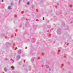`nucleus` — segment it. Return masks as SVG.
Segmentation results:
<instances>
[{"label":"nucleus","instance_id":"nucleus-12","mask_svg":"<svg viewBox=\"0 0 73 73\" xmlns=\"http://www.w3.org/2000/svg\"><path fill=\"white\" fill-rule=\"evenodd\" d=\"M44 17H43V20H44Z\"/></svg>","mask_w":73,"mask_h":73},{"label":"nucleus","instance_id":"nucleus-1","mask_svg":"<svg viewBox=\"0 0 73 73\" xmlns=\"http://www.w3.org/2000/svg\"><path fill=\"white\" fill-rule=\"evenodd\" d=\"M11 68H12V70H14V69H15V68H14V67H13V66H11Z\"/></svg>","mask_w":73,"mask_h":73},{"label":"nucleus","instance_id":"nucleus-3","mask_svg":"<svg viewBox=\"0 0 73 73\" xmlns=\"http://www.w3.org/2000/svg\"><path fill=\"white\" fill-rule=\"evenodd\" d=\"M18 53H21V50H18Z\"/></svg>","mask_w":73,"mask_h":73},{"label":"nucleus","instance_id":"nucleus-5","mask_svg":"<svg viewBox=\"0 0 73 73\" xmlns=\"http://www.w3.org/2000/svg\"><path fill=\"white\" fill-rule=\"evenodd\" d=\"M46 67L47 68H49V66H48V65H46Z\"/></svg>","mask_w":73,"mask_h":73},{"label":"nucleus","instance_id":"nucleus-7","mask_svg":"<svg viewBox=\"0 0 73 73\" xmlns=\"http://www.w3.org/2000/svg\"><path fill=\"white\" fill-rule=\"evenodd\" d=\"M11 61L12 62H14V61H13V60H12V59H11Z\"/></svg>","mask_w":73,"mask_h":73},{"label":"nucleus","instance_id":"nucleus-15","mask_svg":"<svg viewBox=\"0 0 73 73\" xmlns=\"http://www.w3.org/2000/svg\"><path fill=\"white\" fill-rule=\"evenodd\" d=\"M57 5H58V4H57Z\"/></svg>","mask_w":73,"mask_h":73},{"label":"nucleus","instance_id":"nucleus-14","mask_svg":"<svg viewBox=\"0 0 73 73\" xmlns=\"http://www.w3.org/2000/svg\"><path fill=\"white\" fill-rule=\"evenodd\" d=\"M42 56H43V54H42Z\"/></svg>","mask_w":73,"mask_h":73},{"label":"nucleus","instance_id":"nucleus-10","mask_svg":"<svg viewBox=\"0 0 73 73\" xmlns=\"http://www.w3.org/2000/svg\"><path fill=\"white\" fill-rule=\"evenodd\" d=\"M49 70H50H50H51V69L50 68H49Z\"/></svg>","mask_w":73,"mask_h":73},{"label":"nucleus","instance_id":"nucleus-11","mask_svg":"<svg viewBox=\"0 0 73 73\" xmlns=\"http://www.w3.org/2000/svg\"><path fill=\"white\" fill-rule=\"evenodd\" d=\"M4 1H3V0H2V2H3Z\"/></svg>","mask_w":73,"mask_h":73},{"label":"nucleus","instance_id":"nucleus-6","mask_svg":"<svg viewBox=\"0 0 73 73\" xmlns=\"http://www.w3.org/2000/svg\"><path fill=\"white\" fill-rule=\"evenodd\" d=\"M8 9H12V8H11V6H9L8 7Z\"/></svg>","mask_w":73,"mask_h":73},{"label":"nucleus","instance_id":"nucleus-16","mask_svg":"<svg viewBox=\"0 0 73 73\" xmlns=\"http://www.w3.org/2000/svg\"><path fill=\"white\" fill-rule=\"evenodd\" d=\"M26 49H27V47H26Z\"/></svg>","mask_w":73,"mask_h":73},{"label":"nucleus","instance_id":"nucleus-17","mask_svg":"<svg viewBox=\"0 0 73 73\" xmlns=\"http://www.w3.org/2000/svg\"><path fill=\"white\" fill-rule=\"evenodd\" d=\"M11 5H12V3H11Z\"/></svg>","mask_w":73,"mask_h":73},{"label":"nucleus","instance_id":"nucleus-8","mask_svg":"<svg viewBox=\"0 0 73 73\" xmlns=\"http://www.w3.org/2000/svg\"><path fill=\"white\" fill-rule=\"evenodd\" d=\"M29 4V2H28L27 3V5H28Z\"/></svg>","mask_w":73,"mask_h":73},{"label":"nucleus","instance_id":"nucleus-2","mask_svg":"<svg viewBox=\"0 0 73 73\" xmlns=\"http://www.w3.org/2000/svg\"><path fill=\"white\" fill-rule=\"evenodd\" d=\"M17 57L18 59H20V56L18 55L17 56Z\"/></svg>","mask_w":73,"mask_h":73},{"label":"nucleus","instance_id":"nucleus-13","mask_svg":"<svg viewBox=\"0 0 73 73\" xmlns=\"http://www.w3.org/2000/svg\"><path fill=\"white\" fill-rule=\"evenodd\" d=\"M7 59H5L6 60H7Z\"/></svg>","mask_w":73,"mask_h":73},{"label":"nucleus","instance_id":"nucleus-9","mask_svg":"<svg viewBox=\"0 0 73 73\" xmlns=\"http://www.w3.org/2000/svg\"><path fill=\"white\" fill-rule=\"evenodd\" d=\"M21 0H20L19 1V3H20V1H21Z\"/></svg>","mask_w":73,"mask_h":73},{"label":"nucleus","instance_id":"nucleus-4","mask_svg":"<svg viewBox=\"0 0 73 73\" xmlns=\"http://www.w3.org/2000/svg\"><path fill=\"white\" fill-rule=\"evenodd\" d=\"M4 70H5V72H7V69H6L5 68H4Z\"/></svg>","mask_w":73,"mask_h":73}]
</instances>
